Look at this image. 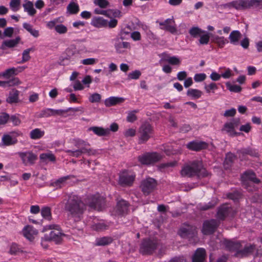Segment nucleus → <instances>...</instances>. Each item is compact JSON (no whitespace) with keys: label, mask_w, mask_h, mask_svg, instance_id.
I'll return each mask as SVG.
<instances>
[{"label":"nucleus","mask_w":262,"mask_h":262,"mask_svg":"<svg viewBox=\"0 0 262 262\" xmlns=\"http://www.w3.org/2000/svg\"><path fill=\"white\" fill-rule=\"evenodd\" d=\"M2 141L5 145L9 146L13 145L16 143V140H13L9 135H4L2 138Z\"/></svg>","instance_id":"49530a36"},{"label":"nucleus","mask_w":262,"mask_h":262,"mask_svg":"<svg viewBox=\"0 0 262 262\" xmlns=\"http://www.w3.org/2000/svg\"><path fill=\"white\" fill-rule=\"evenodd\" d=\"M91 227L94 230L102 231L106 229L108 226L102 221H95Z\"/></svg>","instance_id":"72a5a7b5"},{"label":"nucleus","mask_w":262,"mask_h":262,"mask_svg":"<svg viewBox=\"0 0 262 262\" xmlns=\"http://www.w3.org/2000/svg\"><path fill=\"white\" fill-rule=\"evenodd\" d=\"M225 245L229 250L235 251V255L238 257L248 256L256 250L255 245L247 244L244 242H234L228 241L225 242Z\"/></svg>","instance_id":"7ed1b4c3"},{"label":"nucleus","mask_w":262,"mask_h":262,"mask_svg":"<svg viewBox=\"0 0 262 262\" xmlns=\"http://www.w3.org/2000/svg\"><path fill=\"white\" fill-rule=\"evenodd\" d=\"M9 119V116L6 113H3L0 115V125L6 124Z\"/></svg>","instance_id":"774afa93"},{"label":"nucleus","mask_w":262,"mask_h":262,"mask_svg":"<svg viewBox=\"0 0 262 262\" xmlns=\"http://www.w3.org/2000/svg\"><path fill=\"white\" fill-rule=\"evenodd\" d=\"M164 60L171 65L179 66L181 64V60L176 56H169Z\"/></svg>","instance_id":"09e8293b"},{"label":"nucleus","mask_w":262,"mask_h":262,"mask_svg":"<svg viewBox=\"0 0 262 262\" xmlns=\"http://www.w3.org/2000/svg\"><path fill=\"white\" fill-rule=\"evenodd\" d=\"M76 149L67 150L66 152L69 156L78 158L83 154H86L88 156L94 155L96 151L90 147V145L85 141L77 139L74 140Z\"/></svg>","instance_id":"20e7f679"},{"label":"nucleus","mask_w":262,"mask_h":262,"mask_svg":"<svg viewBox=\"0 0 262 262\" xmlns=\"http://www.w3.org/2000/svg\"><path fill=\"white\" fill-rule=\"evenodd\" d=\"M19 94V92L18 90L15 89H12L9 92L8 97L6 99V102L9 104L18 102Z\"/></svg>","instance_id":"a878e982"},{"label":"nucleus","mask_w":262,"mask_h":262,"mask_svg":"<svg viewBox=\"0 0 262 262\" xmlns=\"http://www.w3.org/2000/svg\"><path fill=\"white\" fill-rule=\"evenodd\" d=\"M23 27L34 37H38L39 36V31L37 30L34 29L32 26L30 24L25 23L23 24Z\"/></svg>","instance_id":"79ce46f5"},{"label":"nucleus","mask_w":262,"mask_h":262,"mask_svg":"<svg viewBox=\"0 0 262 262\" xmlns=\"http://www.w3.org/2000/svg\"><path fill=\"white\" fill-rule=\"evenodd\" d=\"M195 230L194 227L186 225L180 229L179 234L183 238L192 237L195 234Z\"/></svg>","instance_id":"6ab92c4d"},{"label":"nucleus","mask_w":262,"mask_h":262,"mask_svg":"<svg viewBox=\"0 0 262 262\" xmlns=\"http://www.w3.org/2000/svg\"><path fill=\"white\" fill-rule=\"evenodd\" d=\"M49 229L51 230L50 232L48 233H46L43 237L42 240L45 241H53L56 244L60 243L62 238L66 235L63 233L59 227L55 225H51L47 227Z\"/></svg>","instance_id":"39448f33"},{"label":"nucleus","mask_w":262,"mask_h":262,"mask_svg":"<svg viewBox=\"0 0 262 262\" xmlns=\"http://www.w3.org/2000/svg\"><path fill=\"white\" fill-rule=\"evenodd\" d=\"M50 116H52L51 108L44 109L38 115V118L49 117Z\"/></svg>","instance_id":"bf43d9fd"},{"label":"nucleus","mask_w":262,"mask_h":262,"mask_svg":"<svg viewBox=\"0 0 262 262\" xmlns=\"http://www.w3.org/2000/svg\"><path fill=\"white\" fill-rule=\"evenodd\" d=\"M226 85L228 89L231 92L238 93L242 90V88L237 85H232L229 82H227Z\"/></svg>","instance_id":"3c124183"},{"label":"nucleus","mask_w":262,"mask_h":262,"mask_svg":"<svg viewBox=\"0 0 262 262\" xmlns=\"http://www.w3.org/2000/svg\"><path fill=\"white\" fill-rule=\"evenodd\" d=\"M180 173L182 177L188 178L195 176L201 178L208 175L207 170L203 167L202 162L199 160L189 162L184 164Z\"/></svg>","instance_id":"f03ea898"},{"label":"nucleus","mask_w":262,"mask_h":262,"mask_svg":"<svg viewBox=\"0 0 262 262\" xmlns=\"http://www.w3.org/2000/svg\"><path fill=\"white\" fill-rule=\"evenodd\" d=\"M177 165V162L176 161L169 162L165 163L160 164L158 166L160 170H162L168 168L169 167H173Z\"/></svg>","instance_id":"8fccbe9b"},{"label":"nucleus","mask_w":262,"mask_h":262,"mask_svg":"<svg viewBox=\"0 0 262 262\" xmlns=\"http://www.w3.org/2000/svg\"><path fill=\"white\" fill-rule=\"evenodd\" d=\"M90 129L99 136H107L110 134L109 128L104 129L102 127H92Z\"/></svg>","instance_id":"e433bc0d"},{"label":"nucleus","mask_w":262,"mask_h":262,"mask_svg":"<svg viewBox=\"0 0 262 262\" xmlns=\"http://www.w3.org/2000/svg\"><path fill=\"white\" fill-rule=\"evenodd\" d=\"M66 57L65 59L70 61H74L75 59L78 57L79 55V51L76 48L75 46H71L66 50Z\"/></svg>","instance_id":"412c9836"},{"label":"nucleus","mask_w":262,"mask_h":262,"mask_svg":"<svg viewBox=\"0 0 262 262\" xmlns=\"http://www.w3.org/2000/svg\"><path fill=\"white\" fill-rule=\"evenodd\" d=\"M220 224V221L212 219L204 222L202 231L204 234H210L213 233Z\"/></svg>","instance_id":"ddd939ff"},{"label":"nucleus","mask_w":262,"mask_h":262,"mask_svg":"<svg viewBox=\"0 0 262 262\" xmlns=\"http://www.w3.org/2000/svg\"><path fill=\"white\" fill-rule=\"evenodd\" d=\"M121 16V12L118 10H108V17L114 16L115 17H120Z\"/></svg>","instance_id":"680f3d73"},{"label":"nucleus","mask_w":262,"mask_h":262,"mask_svg":"<svg viewBox=\"0 0 262 262\" xmlns=\"http://www.w3.org/2000/svg\"><path fill=\"white\" fill-rule=\"evenodd\" d=\"M18 72L15 68H11L4 71V78L7 80L11 78L13 76L16 75Z\"/></svg>","instance_id":"ea45409f"},{"label":"nucleus","mask_w":262,"mask_h":262,"mask_svg":"<svg viewBox=\"0 0 262 262\" xmlns=\"http://www.w3.org/2000/svg\"><path fill=\"white\" fill-rule=\"evenodd\" d=\"M123 37L121 34L120 37H117L114 39V46L118 53H123L124 52L125 49L130 48L129 43L123 41Z\"/></svg>","instance_id":"dca6fc26"},{"label":"nucleus","mask_w":262,"mask_h":262,"mask_svg":"<svg viewBox=\"0 0 262 262\" xmlns=\"http://www.w3.org/2000/svg\"><path fill=\"white\" fill-rule=\"evenodd\" d=\"M242 37V34L239 31H232L229 36L230 42L234 45H237L239 43V40Z\"/></svg>","instance_id":"c85d7f7f"},{"label":"nucleus","mask_w":262,"mask_h":262,"mask_svg":"<svg viewBox=\"0 0 262 262\" xmlns=\"http://www.w3.org/2000/svg\"><path fill=\"white\" fill-rule=\"evenodd\" d=\"M162 156L157 153H146L138 157V160L142 164L149 165L152 164L160 161Z\"/></svg>","instance_id":"9d476101"},{"label":"nucleus","mask_w":262,"mask_h":262,"mask_svg":"<svg viewBox=\"0 0 262 262\" xmlns=\"http://www.w3.org/2000/svg\"><path fill=\"white\" fill-rule=\"evenodd\" d=\"M241 179L243 185L249 191L252 190L249 188L250 183L258 184L260 182V180L256 178L255 174L251 170L245 172L242 176Z\"/></svg>","instance_id":"9b49d317"},{"label":"nucleus","mask_w":262,"mask_h":262,"mask_svg":"<svg viewBox=\"0 0 262 262\" xmlns=\"http://www.w3.org/2000/svg\"><path fill=\"white\" fill-rule=\"evenodd\" d=\"M217 85L213 82H212L208 85H206L204 87L205 90L208 93H210L212 91L217 89Z\"/></svg>","instance_id":"0e129e2a"},{"label":"nucleus","mask_w":262,"mask_h":262,"mask_svg":"<svg viewBox=\"0 0 262 262\" xmlns=\"http://www.w3.org/2000/svg\"><path fill=\"white\" fill-rule=\"evenodd\" d=\"M20 4V0H11L10 3V6L12 10L15 12L18 10Z\"/></svg>","instance_id":"13d9d810"},{"label":"nucleus","mask_w":262,"mask_h":262,"mask_svg":"<svg viewBox=\"0 0 262 262\" xmlns=\"http://www.w3.org/2000/svg\"><path fill=\"white\" fill-rule=\"evenodd\" d=\"M113 238L111 236H103L96 239L95 245L97 246H105L111 244Z\"/></svg>","instance_id":"cd10ccee"},{"label":"nucleus","mask_w":262,"mask_h":262,"mask_svg":"<svg viewBox=\"0 0 262 262\" xmlns=\"http://www.w3.org/2000/svg\"><path fill=\"white\" fill-rule=\"evenodd\" d=\"M101 99V96L98 93H94L90 95L89 98V101L91 103L99 102Z\"/></svg>","instance_id":"5fc2aeb1"},{"label":"nucleus","mask_w":262,"mask_h":262,"mask_svg":"<svg viewBox=\"0 0 262 262\" xmlns=\"http://www.w3.org/2000/svg\"><path fill=\"white\" fill-rule=\"evenodd\" d=\"M86 210L85 204L76 195H70L65 204L64 210L69 217L79 220Z\"/></svg>","instance_id":"f257e3e1"},{"label":"nucleus","mask_w":262,"mask_h":262,"mask_svg":"<svg viewBox=\"0 0 262 262\" xmlns=\"http://www.w3.org/2000/svg\"><path fill=\"white\" fill-rule=\"evenodd\" d=\"M159 25L161 26V29L167 31L172 34L177 31L175 21L173 17L172 18H168L164 21L160 22Z\"/></svg>","instance_id":"a211bd4d"},{"label":"nucleus","mask_w":262,"mask_h":262,"mask_svg":"<svg viewBox=\"0 0 262 262\" xmlns=\"http://www.w3.org/2000/svg\"><path fill=\"white\" fill-rule=\"evenodd\" d=\"M135 179V176L127 171L120 173L119 179V184L122 186H130Z\"/></svg>","instance_id":"4468645a"},{"label":"nucleus","mask_w":262,"mask_h":262,"mask_svg":"<svg viewBox=\"0 0 262 262\" xmlns=\"http://www.w3.org/2000/svg\"><path fill=\"white\" fill-rule=\"evenodd\" d=\"M211 34L210 33H206L203 34L202 35H201L200 38L199 39V42L200 44L202 45H207L209 42V38L211 37Z\"/></svg>","instance_id":"603ef678"},{"label":"nucleus","mask_w":262,"mask_h":262,"mask_svg":"<svg viewBox=\"0 0 262 262\" xmlns=\"http://www.w3.org/2000/svg\"><path fill=\"white\" fill-rule=\"evenodd\" d=\"M239 158H243L246 155H250L252 157L257 156V153L255 150L250 148H242L237 151Z\"/></svg>","instance_id":"f704fd0d"},{"label":"nucleus","mask_w":262,"mask_h":262,"mask_svg":"<svg viewBox=\"0 0 262 262\" xmlns=\"http://www.w3.org/2000/svg\"><path fill=\"white\" fill-rule=\"evenodd\" d=\"M20 38L19 36L16 37L15 39H8L4 40L1 46L2 50H5L6 47L12 48L16 47L19 42Z\"/></svg>","instance_id":"5701e85b"},{"label":"nucleus","mask_w":262,"mask_h":262,"mask_svg":"<svg viewBox=\"0 0 262 262\" xmlns=\"http://www.w3.org/2000/svg\"><path fill=\"white\" fill-rule=\"evenodd\" d=\"M14 33V28L12 27H8L4 30L3 35L5 37H11Z\"/></svg>","instance_id":"69168bd1"},{"label":"nucleus","mask_w":262,"mask_h":262,"mask_svg":"<svg viewBox=\"0 0 262 262\" xmlns=\"http://www.w3.org/2000/svg\"><path fill=\"white\" fill-rule=\"evenodd\" d=\"M41 214L43 219L48 221H51L52 219L51 209L48 206H44L41 209Z\"/></svg>","instance_id":"58836bf2"},{"label":"nucleus","mask_w":262,"mask_h":262,"mask_svg":"<svg viewBox=\"0 0 262 262\" xmlns=\"http://www.w3.org/2000/svg\"><path fill=\"white\" fill-rule=\"evenodd\" d=\"M69 176H66L60 178L55 182H53L52 183V185L56 187H61V185L63 184L67 180L69 179Z\"/></svg>","instance_id":"864d4df0"},{"label":"nucleus","mask_w":262,"mask_h":262,"mask_svg":"<svg viewBox=\"0 0 262 262\" xmlns=\"http://www.w3.org/2000/svg\"><path fill=\"white\" fill-rule=\"evenodd\" d=\"M55 30L59 34H65L68 31L67 27L62 24L57 25L55 26Z\"/></svg>","instance_id":"4d7b16f0"},{"label":"nucleus","mask_w":262,"mask_h":262,"mask_svg":"<svg viewBox=\"0 0 262 262\" xmlns=\"http://www.w3.org/2000/svg\"><path fill=\"white\" fill-rule=\"evenodd\" d=\"M34 51L35 48L33 47L25 50L22 53V60L20 63H24L29 61L31 59L30 53L31 52H33Z\"/></svg>","instance_id":"a19ab883"},{"label":"nucleus","mask_w":262,"mask_h":262,"mask_svg":"<svg viewBox=\"0 0 262 262\" xmlns=\"http://www.w3.org/2000/svg\"><path fill=\"white\" fill-rule=\"evenodd\" d=\"M153 128L148 122H144L139 128V143L142 144L151 138L153 134Z\"/></svg>","instance_id":"423d86ee"},{"label":"nucleus","mask_w":262,"mask_h":262,"mask_svg":"<svg viewBox=\"0 0 262 262\" xmlns=\"http://www.w3.org/2000/svg\"><path fill=\"white\" fill-rule=\"evenodd\" d=\"M94 3L101 8H106L109 5V2L107 0H94Z\"/></svg>","instance_id":"6e6d98bb"},{"label":"nucleus","mask_w":262,"mask_h":262,"mask_svg":"<svg viewBox=\"0 0 262 262\" xmlns=\"http://www.w3.org/2000/svg\"><path fill=\"white\" fill-rule=\"evenodd\" d=\"M212 40L213 42L217 44L218 47L222 48L224 47L225 44L228 42V41L223 36H219L216 35L211 34Z\"/></svg>","instance_id":"c756f323"},{"label":"nucleus","mask_w":262,"mask_h":262,"mask_svg":"<svg viewBox=\"0 0 262 262\" xmlns=\"http://www.w3.org/2000/svg\"><path fill=\"white\" fill-rule=\"evenodd\" d=\"M207 146L208 145L206 142L202 141H192L186 145L188 149L194 151H199L206 148Z\"/></svg>","instance_id":"aec40b11"},{"label":"nucleus","mask_w":262,"mask_h":262,"mask_svg":"<svg viewBox=\"0 0 262 262\" xmlns=\"http://www.w3.org/2000/svg\"><path fill=\"white\" fill-rule=\"evenodd\" d=\"M23 235L29 241H32L34 236L38 234V231L31 226H27L23 230Z\"/></svg>","instance_id":"4be33fe9"},{"label":"nucleus","mask_w":262,"mask_h":262,"mask_svg":"<svg viewBox=\"0 0 262 262\" xmlns=\"http://www.w3.org/2000/svg\"><path fill=\"white\" fill-rule=\"evenodd\" d=\"M124 98L118 97H110L105 100V105L107 106H113L124 102Z\"/></svg>","instance_id":"7c9ffc66"},{"label":"nucleus","mask_w":262,"mask_h":262,"mask_svg":"<svg viewBox=\"0 0 262 262\" xmlns=\"http://www.w3.org/2000/svg\"><path fill=\"white\" fill-rule=\"evenodd\" d=\"M44 135V132L39 128H35L31 131L30 133V138L32 139H38Z\"/></svg>","instance_id":"c03bdc74"},{"label":"nucleus","mask_w":262,"mask_h":262,"mask_svg":"<svg viewBox=\"0 0 262 262\" xmlns=\"http://www.w3.org/2000/svg\"><path fill=\"white\" fill-rule=\"evenodd\" d=\"M97 60L95 58H90L82 60L81 63L84 65H93L96 63Z\"/></svg>","instance_id":"e2e57ef3"},{"label":"nucleus","mask_w":262,"mask_h":262,"mask_svg":"<svg viewBox=\"0 0 262 262\" xmlns=\"http://www.w3.org/2000/svg\"><path fill=\"white\" fill-rule=\"evenodd\" d=\"M141 75V73L139 70H135L128 75V79H138Z\"/></svg>","instance_id":"052dcab7"},{"label":"nucleus","mask_w":262,"mask_h":262,"mask_svg":"<svg viewBox=\"0 0 262 262\" xmlns=\"http://www.w3.org/2000/svg\"><path fill=\"white\" fill-rule=\"evenodd\" d=\"M21 81L17 77H12L3 82V88L17 86L21 83Z\"/></svg>","instance_id":"473e14b6"},{"label":"nucleus","mask_w":262,"mask_h":262,"mask_svg":"<svg viewBox=\"0 0 262 262\" xmlns=\"http://www.w3.org/2000/svg\"><path fill=\"white\" fill-rule=\"evenodd\" d=\"M205 32L198 27H192L189 30V34L193 37H198Z\"/></svg>","instance_id":"de8ad7c7"},{"label":"nucleus","mask_w":262,"mask_h":262,"mask_svg":"<svg viewBox=\"0 0 262 262\" xmlns=\"http://www.w3.org/2000/svg\"><path fill=\"white\" fill-rule=\"evenodd\" d=\"M116 209L119 214H123L126 213L128 210V204L125 200H121L118 202Z\"/></svg>","instance_id":"bb28decb"},{"label":"nucleus","mask_w":262,"mask_h":262,"mask_svg":"<svg viewBox=\"0 0 262 262\" xmlns=\"http://www.w3.org/2000/svg\"><path fill=\"white\" fill-rule=\"evenodd\" d=\"M234 214V211L231 206L228 204H225L219 207L216 217L219 221H223L227 216H233Z\"/></svg>","instance_id":"f8f14e48"},{"label":"nucleus","mask_w":262,"mask_h":262,"mask_svg":"<svg viewBox=\"0 0 262 262\" xmlns=\"http://www.w3.org/2000/svg\"><path fill=\"white\" fill-rule=\"evenodd\" d=\"M67 11L71 14H77L79 11V6L74 2H71L67 6Z\"/></svg>","instance_id":"a18cd8bd"},{"label":"nucleus","mask_w":262,"mask_h":262,"mask_svg":"<svg viewBox=\"0 0 262 262\" xmlns=\"http://www.w3.org/2000/svg\"><path fill=\"white\" fill-rule=\"evenodd\" d=\"M18 154L25 165L28 164H33L37 159V156L31 151L19 152Z\"/></svg>","instance_id":"f3484780"},{"label":"nucleus","mask_w":262,"mask_h":262,"mask_svg":"<svg viewBox=\"0 0 262 262\" xmlns=\"http://www.w3.org/2000/svg\"><path fill=\"white\" fill-rule=\"evenodd\" d=\"M234 128L230 122H227L224 124L223 129L230 136H235L240 135L241 133L236 132L234 130Z\"/></svg>","instance_id":"4c0bfd02"},{"label":"nucleus","mask_w":262,"mask_h":262,"mask_svg":"<svg viewBox=\"0 0 262 262\" xmlns=\"http://www.w3.org/2000/svg\"><path fill=\"white\" fill-rule=\"evenodd\" d=\"M39 158L41 162L46 163L49 161L55 162L56 161L55 156L51 152L40 154Z\"/></svg>","instance_id":"2f4dec72"},{"label":"nucleus","mask_w":262,"mask_h":262,"mask_svg":"<svg viewBox=\"0 0 262 262\" xmlns=\"http://www.w3.org/2000/svg\"><path fill=\"white\" fill-rule=\"evenodd\" d=\"M23 7L25 11L27 12L30 16H33L36 13V10L34 8L33 4L32 2L27 1L23 4Z\"/></svg>","instance_id":"c9c22d12"},{"label":"nucleus","mask_w":262,"mask_h":262,"mask_svg":"<svg viewBox=\"0 0 262 262\" xmlns=\"http://www.w3.org/2000/svg\"><path fill=\"white\" fill-rule=\"evenodd\" d=\"M260 3L259 0H235L233 1V7L237 10H243L252 7H257Z\"/></svg>","instance_id":"0eeeda50"},{"label":"nucleus","mask_w":262,"mask_h":262,"mask_svg":"<svg viewBox=\"0 0 262 262\" xmlns=\"http://www.w3.org/2000/svg\"><path fill=\"white\" fill-rule=\"evenodd\" d=\"M108 21L101 17H95L93 18L91 25L96 28H103L107 26Z\"/></svg>","instance_id":"393cba45"},{"label":"nucleus","mask_w":262,"mask_h":262,"mask_svg":"<svg viewBox=\"0 0 262 262\" xmlns=\"http://www.w3.org/2000/svg\"><path fill=\"white\" fill-rule=\"evenodd\" d=\"M187 95L193 99H198L201 97L202 92L197 89H190L187 91Z\"/></svg>","instance_id":"37998d69"},{"label":"nucleus","mask_w":262,"mask_h":262,"mask_svg":"<svg viewBox=\"0 0 262 262\" xmlns=\"http://www.w3.org/2000/svg\"><path fill=\"white\" fill-rule=\"evenodd\" d=\"M157 186V181L154 178L148 177L142 180L140 188L145 195H148L156 189Z\"/></svg>","instance_id":"1a4fd4ad"},{"label":"nucleus","mask_w":262,"mask_h":262,"mask_svg":"<svg viewBox=\"0 0 262 262\" xmlns=\"http://www.w3.org/2000/svg\"><path fill=\"white\" fill-rule=\"evenodd\" d=\"M205 255L206 252L205 249L198 248L192 257V262H204Z\"/></svg>","instance_id":"b1692460"},{"label":"nucleus","mask_w":262,"mask_h":262,"mask_svg":"<svg viewBox=\"0 0 262 262\" xmlns=\"http://www.w3.org/2000/svg\"><path fill=\"white\" fill-rule=\"evenodd\" d=\"M206 78V75L205 73L196 74L194 76V80L195 82H201L204 81Z\"/></svg>","instance_id":"338daca9"},{"label":"nucleus","mask_w":262,"mask_h":262,"mask_svg":"<svg viewBox=\"0 0 262 262\" xmlns=\"http://www.w3.org/2000/svg\"><path fill=\"white\" fill-rule=\"evenodd\" d=\"M88 205L91 208L99 210L104 205V199L99 194H96L91 196Z\"/></svg>","instance_id":"2eb2a0df"},{"label":"nucleus","mask_w":262,"mask_h":262,"mask_svg":"<svg viewBox=\"0 0 262 262\" xmlns=\"http://www.w3.org/2000/svg\"><path fill=\"white\" fill-rule=\"evenodd\" d=\"M158 243L156 241L149 238L144 239L140 247V252L142 254H150L157 247Z\"/></svg>","instance_id":"6e6552de"}]
</instances>
